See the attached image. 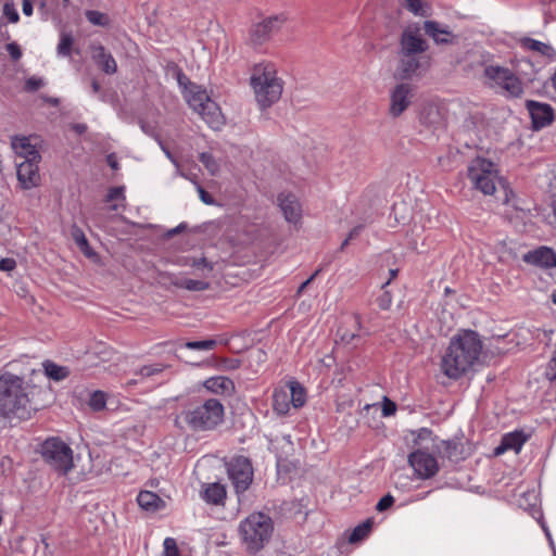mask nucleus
Wrapping results in <instances>:
<instances>
[{
    "mask_svg": "<svg viewBox=\"0 0 556 556\" xmlns=\"http://www.w3.org/2000/svg\"><path fill=\"white\" fill-rule=\"evenodd\" d=\"M482 349V341L476 331H459L451 339L442 355V372L450 379H459L479 362Z\"/></svg>",
    "mask_w": 556,
    "mask_h": 556,
    "instance_id": "nucleus-1",
    "label": "nucleus"
},
{
    "mask_svg": "<svg viewBox=\"0 0 556 556\" xmlns=\"http://www.w3.org/2000/svg\"><path fill=\"white\" fill-rule=\"evenodd\" d=\"M35 409L24 379L12 374L1 375L0 417L24 420L30 418Z\"/></svg>",
    "mask_w": 556,
    "mask_h": 556,
    "instance_id": "nucleus-2",
    "label": "nucleus"
},
{
    "mask_svg": "<svg viewBox=\"0 0 556 556\" xmlns=\"http://www.w3.org/2000/svg\"><path fill=\"white\" fill-rule=\"evenodd\" d=\"M255 100L262 110L271 106L282 94V81L271 64H258L251 76Z\"/></svg>",
    "mask_w": 556,
    "mask_h": 556,
    "instance_id": "nucleus-3",
    "label": "nucleus"
},
{
    "mask_svg": "<svg viewBox=\"0 0 556 556\" xmlns=\"http://www.w3.org/2000/svg\"><path fill=\"white\" fill-rule=\"evenodd\" d=\"M274 530L270 517L254 513L241 521L239 531L248 549L257 552L269 541Z\"/></svg>",
    "mask_w": 556,
    "mask_h": 556,
    "instance_id": "nucleus-4",
    "label": "nucleus"
},
{
    "mask_svg": "<svg viewBox=\"0 0 556 556\" xmlns=\"http://www.w3.org/2000/svg\"><path fill=\"white\" fill-rule=\"evenodd\" d=\"M468 178L473 188L485 195L494 194L498 188H505L497 166L486 159L477 157L470 162Z\"/></svg>",
    "mask_w": 556,
    "mask_h": 556,
    "instance_id": "nucleus-5",
    "label": "nucleus"
},
{
    "mask_svg": "<svg viewBox=\"0 0 556 556\" xmlns=\"http://www.w3.org/2000/svg\"><path fill=\"white\" fill-rule=\"evenodd\" d=\"M185 421L197 431L212 430L224 419L225 409L217 399H208L201 405L182 413Z\"/></svg>",
    "mask_w": 556,
    "mask_h": 556,
    "instance_id": "nucleus-6",
    "label": "nucleus"
},
{
    "mask_svg": "<svg viewBox=\"0 0 556 556\" xmlns=\"http://www.w3.org/2000/svg\"><path fill=\"white\" fill-rule=\"evenodd\" d=\"M483 78L488 87L498 89L505 97L519 98L523 93L520 78L507 67L484 65Z\"/></svg>",
    "mask_w": 556,
    "mask_h": 556,
    "instance_id": "nucleus-7",
    "label": "nucleus"
},
{
    "mask_svg": "<svg viewBox=\"0 0 556 556\" xmlns=\"http://www.w3.org/2000/svg\"><path fill=\"white\" fill-rule=\"evenodd\" d=\"M40 453L45 462L60 473H67L74 466L73 450L59 438L47 439Z\"/></svg>",
    "mask_w": 556,
    "mask_h": 556,
    "instance_id": "nucleus-8",
    "label": "nucleus"
},
{
    "mask_svg": "<svg viewBox=\"0 0 556 556\" xmlns=\"http://www.w3.org/2000/svg\"><path fill=\"white\" fill-rule=\"evenodd\" d=\"M228 478L239 497L253 482L254 470L251 460L245 456H235L226 463Z\"/></svg>",
    "mask_w": 556,
    "mask_h": 556,
    "instance_id": "nucleus-9",
    "label": "nucleus"
},
{
    "mask_svg": "<svg viewBox=\"0 0 556 556\" xmlns=\"http://www.w3.org/2000/svg\"><path fill=\"white\" fill-rule=\"evenodd\" d=\"M286 21L287 17L283 14H278L253 24L249 33V43L253 47L263 46L274 34L279 31Z\"/></svg>",
    "mask_w": 556,
    "mask_h": 556,
    "instance_id": "nucleus-10",
    "label": "nucleus"
},
{
    "mask_svg": "<svg viewBox=\"0 0 556 556\" xmlns=\"http://www.w3.org/2000/svg\"><path fill=\"white\" fill-rule=\"evenodd\" d=\"M416 88L409 83L401 81L390 90L389 114L401 116L413 103Z\"/></svg>",
    "mask_w": 556,
    "mask_h": 556,
    "instance_id": "nucleus-11",
    "label": "nucleus"
},
{
    "mask_svg": "<svg viewBox=\"0 0 556 556\" xmlns=\"http://www.w3.org/2000/svg\"><path fill=\"white\" fill-rule=\"evenodd\" d=\"M427 68V61L424 55L402 54L394 73V77L402 81L410 80L421 76Z\"/></svg>",
    "mask_w": 556,
    "mask_h": 556,
    "instance_id": "nucleus-12",
    "label": "nucleus"
},
{
    "mask_svg": "<svg viewBox=\"0 0 556 556\" xmlns=\"http://www.w3.org/2000/svg\"><path fill=\"white\" fill-rule=\"evenodd\" d=\"M408 464L421 479H429L439 471L437 458L425 450H417L408 455Z\"/></svg>",
    "mask_w": 556,
    "mask_h": 556,
    "instance_id": "nucleus-13",
    "label": "nucleus"
},
{
    "mask_svg": "<svg viewBox=\"0 0 556 556\" xmlns=\"http://www.w3.org/2000/svg\"><path fill=\"white\" fill-rule=\"evenodd\" d=\"M428 46L420 35L418 26L406 27L401 36V50L402 54L424 55Z\"/></svg>",
    "mask_w": 556,
    "mask_h": 556,
    "instance_id": "nucleus-14",
    "label": "nucleus"
},
{
    "mask_svg": "<svg viewBox=\"0 0 556 556\" xmlns=\"http://www.w3.org/2000/svg\"><path fill=\"white\" fill-rule=\"evenodd\" d=\"M526 106L535 129L546 127L553 122L554 110L549 104L529 100L527 101Z\"/></svg>",
    "mask_w": 556,
    "mask_h": 556,
    "instance_id": "nucleus-15",
    "label": "nucleus"
},
{
    "mask_svg": "<svg viewBox=\"0 0 556 556\" xmlns=\"http://www.w3.org/2000/svg\"><path fill=\"white\" fill-rule=\"evenodd\" d=\"M39 162L40 161H22L16 164L17 179L23 189H30L39 184Z\"/></svg>",
    "mask_w": 556,
    "mask_h": 556,
    "instance_id": "nucleus-16",
    "label": "nucleus"
},
{
    "mask_svg": "<svg viewBox=\"0 0 556 556\" xmlns=\"http://www.w3.org/2000/svg\"><path fill=\"white\" fill-rule=\"evenodd\" d=\"M522 260L541 268L556 267V252L548 247H540L529 251L523 255Z\"/></svg>",
    "mask_w": 556,
    "mask_h": 556,
    "instance_id": "nucleus-17",
    "label": "nucleus"
},
{
    "mask_svg": "<svg viewBox=\"0 0 556 556\" xmlns=\"http://www.w3.org/2000/svg\"><path fill=\"white\" fill-rule=\"evenodd\" d=\"M12 149L23 161H40L41 156L28 137H14L11 142Z\"/></svg>",
    "mask_w": 556,
    "mask_h": 556,
    "instance_id": "nucleus-18",
    "label": "nucleus"
},
{
    "mask_svg": "<svg viewBox=\"0 0 556 556\" xmlns=\"http://www.w3.org/2000/svg\"><path fill=\"white\" fill-rule=\"evenodd\" d=\"M424 28L426 34L438 45L453 43L457 38L447 26L435 21H426Z\"/></svg>",
    "mask_w": 556,
    "mask_h": 556,
    "instance_id": "nucleus-19",
    "label": "nucleus"
},
{
    "mask_svg": "<svg viewBox=\"0 0 556 556\" xmlns=\"http://www.w3.org/2000/svg\"><path fill=\"white\" fill-rule=\"evenodd\" d=\"M197 113L208 124L210 127L218 129L223 124V115L219 106L210 97L202 103Z\"/></svg>",
    "mask_w": 556,
    "mask_h": 556,
    "instance_id": "nucleus-20",
    "label": "nucleus"
},
{
    "mask_svg": "<svg viewBox=\"0 0 556 556\" xmlns=\"http://www.w3.org/2000/svg\"><path fill=\"white\" fill-rule=\"evenodd\" d=\"M279 206L285 218L289 223H296L301 218V205L295 195L291 193H281L278 197Z\"/></svg>",
    "mask_w": 556,
    "mask_h": 556,
    "instance_id": "nucleus-21",
    "label": "nucleus"
},
{
    "mask_svg": "<svg viewBox=\"0 0 556 556\" xmlns=\"http://www.w3.org/2000/svg\"><path fill=\"white\" fill-rule=\"evenodd\" d=\"M527 440L528 437L522 431L506 433L502 438L501 444L495 447L494 454L498 456L509 450L514 451L515 453H519Z\"/></svg>",
    "mask_w": 556,
    "mask_h": 556,
    "instance_id": "nucleus-22",
    "label": "nucleus"
},
{
    "mask_svg": "<svg viewBox=\"0 0 556 556\" xmlns=\"http://www.w3.org/2000/svg\"><path fill=\"white\" fill-rule=\"evenodd\" d=\"M91 50L93 61L105 74L112 75L117 72V63L115 59L111 53L106 52L103 46H92Z\"/></svg>",
    "mask_w": 556,
    "mask_h": 556,
    "instance_id": "nucleus-23",
    "label": "nucleus"
},
{
    "mask_svg": "<svg viewBox=\"0 0 556 556\" xmlns=\"http://www.w3.org/2000/svg\"><path fill=\"white\" fill-rule=\"evenodd\" d=\"M201 497L207 504L223 505L226 498V489L218 482L205 483L202 485Z\"/></svg>",
    "mask_w": 556,
    "mask_h": 556,
    "instance_id": "nucleus-24",
    "label": "nucleus"
},
{
    "mask_svg": "<svg viewBox=\"0 0 556 556\" xmlns=\"http://www.w3.org/2000/svg\"><path fill=\"white\" fill-rule=\"evenodd\" d=\"M422 126L435 131L443 126V118L437 105L430 104L422 109L419 116Z\"/></svg>",
    "mask_w": 556,
    "mask_h": 556,
    "instance_id": "nucleus-25",
    "label": "nucleus"
},
{
    "mask_svg": "<svg viewBox=\"0 0 556 556\" xmlns=\"http://www.w3.org/2000/svg\"><path fill=\"white\" fill-rule=\"evenodd\" d=\"M520 45L523 49H526L528 51H532V52H534L539 55L545 56L547 59L554 60L556 56L555 49L546 42H542V41L526 37L520 40Z\"/></svg>",
    "mask_w": 556,
    "mask_h": 556,
    "instance_id": "nucleus-26",
    "label": "nucleus"
},
{
    "mask_svg": "<svg viewBox=\"0 0 556 556\" xmlns=\"http://www.w3.org/2000/svg\"><path fill=\"white\" fill-rule=\"evenodd\" d=\"M438 450L443 455V457H446L454 463L465 458L464 446L457 440L442 441L438 446Z\"/></svg>",
    "mask_w": 556,
    "mask_h": 556,
    "instance_id": "nucleus-27",
    "label": "nucleus"
},
{
    "mask_svg": "<svg viewBox=\"0 0 556 556\" xmlns=\"http://www.w3.org/2000/svg\"><path fill=\"white\" fill-rule=\"evenodd\" d=\"M184 96L190 105V108L197 112L208 98L205 90L201 89L200 86L189 83V86H185Z\"/></svg>",
    "mask_w": 556,
    "mask_h": 556,
    "instance_id": "nucleus-28",
    "label": "nucleus"
},
{
    "mask_svg": "<svg viewBox=\"0 0 556 556\" xmlns=\"http://www.w3.org/2000/svg\"><path fill=\"white\" fill-rule=\"evenodd\" d=\"M204 387L217 394H232L235 391V383L231 379L223 376L211 377L204 382Z\"/></svg>",
    "mask_w": 556,
    "mask_h": 556,
    "instance_id": "nucleus-29",
    "label": "nucleus"
},
{
    "mask_svg": "<svg viewBox=\"0 0 556 556\" xmlns=\"http://www.w3.org/2000/svg\"><path fill=\"white\" fill-rule=\"evenodd\" d=\"M139 506L146 510H157L163 507V500L154 492L141 491L137 496Z\"/></svg>",
    "mask_w": 556,
    "mask_h": 556,
    "instance_id": "nucleus-30",
    "label": "nucleus"
},
{
    "mask_svg": "<svg viewBox=\"0 0 556 556\" xmlns=\"http://www.w3.org/2000/svg\"><path fill=\"white\" fill-rule=\"evenodd\" d=\"M290 395L288 390L280 388L273 393V409L279 415H286L290 407Z\"/></svg>",
    "mask_w": 556,
    "mask_h": 556,
    "instance_id": "nucleus-31",
    "label": "nucleus"
},
{
    "mask_svg": "<svg viewBox=\"0 0 556 556\" xmlns=\"http://www.w3.org/2000/svg\"><path fill=\"white\" fill-rule=\"evenodd\" d=\"M42 366L46 376L54 381L64 380L70 376V369L67 367L60 366L51 361L43 362Z\"/></svg>",
    "mask_w": 556,
    "mask_h": 556,
    "instance_id": "nucleus-32",
    "label": "nucleus"
},
{
    "mask_svg": "<svg viewBox=\"0 0 556 556\" xmlns=\"http://www.w3.org/2000/svg\"><path fill=\"white\" fill-rule=\"evenodd\" d=\"M174 285L178 288L186 289L189 291H204L210 288V283L204 280L197 279H178L174 282Z\"/></svg>",
    "mask_w": 556,
    "mask_h": 556,
    "instance_id": "nucleus-33",
    "label": "nucleus"
},
{
    "mask_svg": "<svg viewBox=\"0 0 556 556\" xmlns=\"http://www.w3.org/2000/svg\"><path fill=\"white\" fill-rule=\"evenodd\" d=\"M372 523L374 522H372L371 519H367L363 523H361L357 527H355L354 530L352 531L350 538H349V542L350 543H357V542L364 540L369 534V532L371 531Z\"/></svg>",
    "mask_w": 556,
    "mask_h": 556,
    "instance_id": "nucleus-34",
    "label": "nucleus"
},
{
    "mask_svg": "<svg viewBox=\"0 0 556 556\" xmlns=\"http://www.w3.org/2000/svg\"><path fill=\"white\" fill-rule=\"evenodd\" d=\"M74 43V37L71 33H61L60 41L56 47V53L59 56L66 58L71 56L72 47Z\"/></svg>",
    "mask_w": 556,
    "mask_h": 556,
    "instance_id": "nucleus-35",
    "label": "nucleus"
},
{
    "mask_svg": "<svg viewBox=\"0 0 556 556\" xmlns=\"http://www.w3.org/2000/svg\"><path fill=\"white\" fill-rule=\"evenodd\" d=\"M290 395V402L293 407L299 408L305 403V391L304 389L296 382L290 383V390L288 391Z\"/></svg>",
    "mask_w": 556,
    "mask_h": 556,
    "instance_id": "nucleus-36",
    "label": "nucleus"
},
{
    "mask_svg": "<svg viewBox=\"0 0 556 556\" xmlns=\"http://www.w3.org/2000/svg\"><path fill=\"white\" fill-rule=\"evenodd\" d=\"M199 160L212 176H215L219 172V163L211 153H200Z\"/></svg>",
    "mask_w": 556,
    "mask_h": 556,
    "instance_id": "nucleus-37",
    "label": "nucleus"
},
{
    "mask_svg": "<svg viewBox=\"0 0 556 556\" xmlns=\"http://www.w3.org/2000/svg\"><path fill=\"white\" fill-rule=\"evenodd\" d=\"M72 237L75 241V243L78 245V248L87 255L90 256V248L88 244V240L83 232V230L78 227H73L72 229Z\"/></svg>",
    "mask_w": 556,
    "mask_h": 556,
    "instance_id": "nucleus-38",
    "label": "nucleus"
},
{
    "mask_svg": "<svg viewBox=\"0 0 556 556\" xmlns=\"http://www.w3.org/2000/svg\"><path fill=\"white\" fill-rule=\"evenodd\" d=\"M166 368L167 366L164 364L144 365L136 371V375H139L142 378H150L152 376L163 372Z\"/></svg>",
    "mask_w": 556,
    "mask_h": 556,
    "instance_id": "nucleus-39",
    "label": "nucleus"
},
{
    "mask_svg": "<svg viewBox=\"0 0 556 556\" xmlns=\"http://www.w3.org/2000/svg\"><path fill=\"white\" fill-rule=\"evenodd\" d=\"M216 345H217V342L214 339L202 340V341H188L184 344V346L189 350H198V351H211Z\"/></svg>",
    "mask_w": 556,
    "mask_h": 556,
    "instance_id": "nucleus-40",
    "label": "nucleus"
},
{
    "mask_svg": "<svg viewBox=\"0 0 556 556\" xmlns=\"http://www.w3.org/2000/svg\"><path fill=\"white\" fill-rule=\"evenodd\" d=\"M406 8L415 15L424 16L427 14L428 5L426 0H405Z\"/></svg>",
    "mask_w": 556,
    "mask_h": 556,
    "instance_id": "nucleus-41",
    "label": "nucleus"
},
{
    "mask_svg": "<svg viewBox=\"0 0 556 556\" xmlns=\"http://www.w3.org/2000/svg\"><path fill=\"white\" fill-rule=\"evenodd\" d=\"M85 14L86 18L93 25L105 26L109 23L108 16L100 11L88 10Z\"/></svg>",
    "mask_w": 556,
    "mask_h": 556,
    "instance_id": "nucleus-42",
    "label": "nucleus"
},
{
    "mask_svg": "<svg viewBox=\"0 0 556 556\" xmlns=\"http://www.w3.org/2000/svg\"><path fill=\"white\" fill-rule=\"evenodd\" d=\"M106 397L102 391H94L89 400V405L93 410H101L105 407Z\"/></svg>",
    "mask_w": 556,
    "mask_h": 556,
    "instance_id": "nucleus-43",
    "label": "nucleus"
},
{
    "mask_svg": "<svg viewBox=\"0 0 556 556\" xmlns=\"http://www.w3.org/2000/svg\"><path fill=\"white\" fill-rule=\"evenodd\" d=\"M185 265H189V266L194 267L195 269L201 270V271H203V270L212 271L213 270V264L211 262H208L205 257L188 258V261L185 263Z\"/></svg>",
    "mask_w": 556,
    "mask_h": 556,
    "instance_id": "nucleus-44",
    "label": "nucleus"
},
{
    "mask_svg": "<svg viewBox=\"0 0 556 556\" xmlns=\"http://www.w3.org/2000/svg\"><path fill=\"white\" fill-rule=\"evenodd\" d=\"M45 86V80L37 76H31L25 81V90L29 92L37 91Z\"/></svg>",
    "mask_w": 556,
    "mask_h": 556,
    "instance_id": "nucleus-45",
    "label": "nucleus"
},
{
    "mask_svg": "<svg viewBox=\"0 0 556 556\" xmlns=\"http://www.w3.org/2000/svg\"><path fill=\"white\" fill-rule=\"evenodd\" d=\"M164 553L165 556H180L175 539L166 538L164 540Z\"/></svg>",
    "mask_w": 556,
    "mask_h": 556,
    "instance_id": "nucleus-46",
    "label": "nucleus"
},
{
    "mask_svg": "<svg viewBox=\"0 0 556 556\" xmlns=\"http://www.w3.org/2000/svg\"><path fill=\"white\" fill-rule=\"evenodd\" d=\"M3 15L11 23H17L20 20V15L12 3H5L3 7Z\"/></svg>",
    "mask_w": 556,
    "mask_h": 556,
    "instance_id": "nucleus-47",
    "label": "nucleus"
},
{
    "mask_svg": "<svg viewBox=\"0 0 556 556\" xmlns=\"http://www.w3.org/2000/svg\"><path fill=\"white\" fill-rule=\"evenodd\" d=\"M545 376L551 381L556 380V352L546 366Z\"/></svg>",
    "mask_w": 556,
    "mask_h": 556,
    "instance_id": "nucleus-48",
    "label": "nucleus"
},
{
    "mask_svg": "<svg viewBox=\"0 0 556 556\" xmlns=\"http://www.w3.org/2000/svg\"><path fill=\"white\" fill-rule=\"evenodd\" d=\"M394 504V497L391 494H387L380 498V501L376 505V509L378 511H383L390 508Z\"/></svg>",
    "mask_w": 556,
    "mask_h": 556,
    "instance_id": "nucleus-49",
    "label": "nucleus"
},
{
    "mask_svg": "<svg viewBox=\"0 0 556 556\" xmlns=\"http://www.w3.org/2000/svg\"><path fill=\"white\" fill-rule=\"evenodd\" d=\"M378 306L381 309H389L392 304V295L389 291H384L378 299H377Z\"/></svg>",
    "mask_w": 556,
    "mask_h": 556,
    "instance_id": "nucleus-50",
    "label": "nucleus"
},
{
    "mask_svg": "<svg viewBox=\"0 0 556 556\" xmlns=\"http://www.w3.org/2000/svg\"><path fill=\"white\" fill-rule=\"evenodd\" d=\"M395 412H396L395 403L392 402L391 400H389L388 397H384L383 402H382V415L384 417H388V416L394 415Z\"/></svg>",
    "mask_w": 556,
    "mask_h": 556,
    "instance_id": "nucleus-51",
    "label": "nucleus"
},
{
    "mask_svg": "<svg viewBox=\"0 0 556 556\" xmlns=\"http://www.w3.org/2000/svg\"><path fill=\"white\" fill-rule=\"evenodd\" d=\"M220 368L225 370H235L240 367L241 362L237 358H224L219 363Z\"/></svg>",
    "mask_w": 556,
    "mask_h": 556,
    "instance_id": "nucleus-52",
    "label": "nucleus"
},
{
    "mask_svg": "<svg viewBox=\"0 0 556 556\" xmlns=\"http://www.w3.org/2000/svg\"><path fill=\"white\" fill-rule=\"evenodd\" d=\"M7 51L14 61H17L22 58V50L16 42L8 43Z\"/></svg>",
    "mask_w": 556,
    "mask_h": 556,
    "instance_id": "nucleus-53",
    "label": "nucleus"
},
{
    "mask_svg": "<svg viewBox=\"0 0 556 556\" xmlns=\"http://www.w3.org/2000/svg\"><path fill=\"white\" fill-rule=\"evenodd\" d=\"M124 200V188L123 187H114L109 190V193L106 195L108 201H115V200Z\"/></svg>",
    "mask_w": 556,
    "mask_h": 556,
    "instance_id": "nucleus-54",
    "label": "nucleus"
},
{
    "mask_svg": "<svg viewBox=\"0 0 556 556\" xmlns=\"http://www.w3.org/2000/svg\"><path fill=\"white\" fill-rule=\"evenodd\" d=\"M194 184L197 186V190H198L201 201L207 205L214 204L213 197L208 192H206L199 184H197L195 181H194Z\"/></svg>",
    "mask_w": 556,
    "mask_h": 556,
    "instance_id": "nucleus-55",
    "label": "nucleus"
},
{
    "mask_svg": "<svg viewBox=\"0 0 556 556\" xmlns=\"http://www.w3.org/2000/svg\"><path fill=\"white\" fill-rule=\"evenodd\" d=\"M16 267V262L13 258H1L0 260V270L2 271H11Z\"/></svg>",
    "mask_w": 556,
    "mask_h": 556,
    "instance_id": "nucleus-56",
    "label": "nucleus"
},
{
    "mask_svg": "<svg viewBox=\"0 0 556 556\" xmlns=\"http://www.w3.org/2000/svg\"><path fill=\"white\" fill-rule=\"evenodd\" d=\"M159 143L161 146V149L163 150V152L167 156V159L175 165V167H178L177 159L172 154V152L161 141H159Z\"/></svg>",
    "mask_w": 556,
    "mask_h": 556,
    "instance_id": "nucleus-57",
    "label": "nucleus"
},
{
    "mask_svg": "<svg viewBox=\"0 0 556 556\" xmlns=\"http://www.w3.org/2000/svg\"><path fill=\"white\" fill-rule=\"evenodd\" d=\"M319 269H317L309 278H307L302 285L299 287L298 292H303L304 289H306L311 282L315 279V277L319 274Z\"/></svg>",
    "mask_w": 556,
    "mask_h": 556,
    "instance_id": "nucleus-58",
    "label": "nucleus"
},
{
    "mask_svg": "<svg viewBox=\"0 0 556 556\" xmlns=\"http://www.w3.org/2000/svg\"><path fill=\"white\" fill-rule=\"evenodd\" d=\"M106 162L113 170H117L119 168L118 162L114 154H109L106 156Z\"/></svg>",
    "mask_w": 556,
    "mask_h": 556,
    "instance_id": "nucleus-59",
    "label": "nucleus"
},
{
    "mask_svg": "<svg viewBox=\"0 0 556 556\" xmlns=\"http://www.w3.org/2000/svg\"><path fill=\"white\" fill-rule=\"evenodd\" d=\"M23 13L27 16L31 15L33 13V4L29 0H24L23 1Z\"/></svg>",
    "mask_w": 556,
    "mask_h": 556,
    "instance_id": "nucleus-60",
    "label": "nucleus"
},
{
    "mask_svg": "<svg viewBox=\"0 0 556 556\" xmlns=\"http://www.w3.org/2000/svg\"><path fill=\"white\" fill-rule=\"evenodd\" d=\"M362 229H363L362 225H358V226H355L354 228H352L351 231L348 235L349 239L353 240L356 237H358L361 231H362Z\"/></svg>",
    "mask_w": 556,
    "mask_h": 556,
    "instance_id": "nucleus-61",
    "label": "nucleus"
},
{
    "mask_svg": "<svg viewBox=\"0 0 556 556\" xmlns=\"http://www.w3.org/2000/svg\"><path fill=\"white\" fill-rule=\"evenodd\" d=\"M358 337H359L358 334L345 332L342 334V340H344L348 343H351L354 341V339H356Z\"/></svg>",
    "mask_w": 556,
    "mask_h": 556,
    "instance_id": "nucleus-62",
    "label": "nucleus"
},
{
    "mask_svg": "<svg viewBox=\"0 0 556 556\" xmlns=\"http://www.w3.org/2000/svg\"><path fill=\"white\" fill-rule=\"evenodd\" d=\"M74 129H75L78 134H83V132H85V131H86L87 126H86V125H84V124H76V125L74 126Z\"/></svg>",
    "mask_w": 556,
    "mask_h": 556,
    "instance_id": "nucleus-63",
    "label": "nucleus"
},
{
    "mask_svg": "<svg viewBox=\"0 0 556 556\" xmlns=\"http://www.w3.org/2000/svg\"><path fill=\"white\" fill-rule=\"evenodd\" d=\"M91 88L94 93H98L100 91V84L97 80H92Z\"/></svg>",
    "mask_w": 556,
    "mask_h": 556,
    "instance_id": "nucleus-64",
    "label": "nucleus"
}]
</instances>
